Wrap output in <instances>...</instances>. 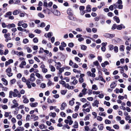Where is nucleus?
Here are the masks:
<instances>
[{"instance_id": "12", "label": "nucleus", "mask_w": 131, "mask_h": 131, "mask_svg": "<svg viewBox=\"0 0 131 131\" xmlns=\"http://www.w3.org/2000/svg\"><path fill=\"white\" fill-rule=\"evenodd\" d=\"M113 19L116 21L117 23H119L120 22V20L118 17L115 16L113 17Z\"/></svg>"}, {"instance_id": "44", "label": "nucleus", "mask_w": 131, "mask_h": 131, "mask_svg": "<svg viewBox=\"0 0 131 131\" xmlns=\"http://www.w3.org/2000/svg\"><path fill=\"white\" fill-rule=\"evenodd\" d=\"M42 71L43 73H46L47 72L48 70L46 68H45L42 69Z\"/></svg>"}, {"instance_id": "61", "label": "nucleus", "mask_w": 131, "mask_h": 131, "mask_svg": "<svg viewBox=\"0 0 131 131\" xmlns=\"http://www.w3.org/2000/svg\"><path fill=\"white\" fill-rule=\"evenodd\" d=\"M99 115L102 116H104L105 117L106 116V114H105V112L101 113L100 112L99 113Z\"/></svg>"}, {"instance_id": "33", "label": "nucleus", "mask_w": 131, "mask_h": 131, "mask_svg": "<svg viewBox=\"0 0 131 131\" xmlns=\"http://www.w3.org/2000/svg\"><path fill=\"white\" fill-rule=\"evenodd\" d=\"M93 64L95 66H98L99 65V63L97 61H96L93 62Z\"/></svg>"}, {"instance_id": "52", "label": "nucleus", "mask_w": 131, "mask_h": 131, "mask_svg": "<svg viewBox=\"0 0 131 131\" xmlns=\"http://www.w3.org/2000/svg\"><path fill=\"white\" fill-rule=\"evenodd\" d=\"M45 126L44 124H41L39 126V128L41 129H42L45 128Z\"/></svg>"}, {"instance_id": "20", "label": "nucleus", "mask_w": 131, "mask_h": 131, "mask_svg": "<svg viewBox=\"0 0 131 131\" xmlns=\"http://www.w3.org/2000/svg\"><path fill=\"white\" fill-rule=\"evenodd\" d=\"M35 75L39 79H42V76L38 73H36Z\"/></svg>"}, {"instance_id": "37", "label": "nucleus", "mask_w": 131, "mask_h": 131, "mask_svg": "<svg viewBox=\"0 0 131 131\" xmlns=\"http://www.w3.org/2000/svg\"><path fill=\"white\" fill-rule=\"evenodd\" d=\"M84 79L82 78H80L79 80V82L81 83L83 82L84 81Z\"/></svg>"}, {"instance_id": "58", "label": "nucleus", "mask_w": 131, "mask_h": 131, "mask_svg": "<svg viewBox=\"0 0 131 131\" xmlns=\"http://www.w3.org/2000/svg\"><path fill=\"white\" fill-rule=\"evenodd\" d=\"M118 7L119 9H122L123 8V5L122 4H118Z\"/></svg>"}, {"instance_id": "22", "label": "nucleus", "mask_w": 131, "mask_h": 131, "mask_svg": "<svg viewBox=\"0 0 131 131\" xmlns=\"http://www.w3.org/2000/svg\"><path fill=\"white\" fill-rule=\"evenodd\" d=\"M116 86V84L115 82H113L111 83L110 85V87L111 88H114Z\"/></svg>"}, {"instance_id": "16", "label": "nucleus", "mask_w": 131, "mask_h": 131, "mask_svg": "<svg viewBox=\"0 0 131 131\" xmlns=\"http://www.w3.org/2000/svg\"><path fill=\"white\" fill-rule=\"evenodd\" d=\"M123 26V24H121L120 25H118L117 26L116 28L117 30H121L122 28V26Z\"/></svg>"}, {"instance_id": "51", "label": "nucleus", "mask_w": 131, "mask_h": 131, "mask_svg": "<svg viewBox=\"0 0 131 131\" xmlns=\"http://www.w3.org/2000/svg\"><path fill=\"white\" fill-rule=\"evenodd\" d=\"M59 83L60 84H62V85H64L66 83L63 80L60 81H59Z\"/></svg>"}, {"instance_id": "63", "label": "nucleus", "mask_w": 131, "mask_h": 131, "mask_svg": "<svg viewBox=\"0 0 131 131\" xmlns=\"http://www.w3.org/2000/svg\"><path fill=\"white\" fill-rule=\"evenodd\" d=\"M66 92L67 91L66 90H62L61 91V93L63 95H64Z\"/></svg>"}, {"instance_id": "60", "label": "nucleus", "mask_w": 131, "mask_h": 131, "mask_svg": "<svg viewBox=\"0 0 131 131\" xmlns=\"http://www.w3.org/2000/svg\"><path fill=\"white\" fill-rule=\"evenodd\" d=\"M50 25H48L45 28V29L46 31H48L49 29L50 28Z\"/></svg>"}, {"instance_id": "40", "label": "nucleus", "mask_w": 131, "mask_h": 131, "mask_svg": "<svg viewBox=\"0 0 131 131\" xmlns=\"http://www.w3.org/2000/svg\"><path fill=\"white\" fill-rule=\"evenodd\" d=\"M113 127L115 129H118L119 128V126L117 124H115L113 126Z\"/></svg>"}, {"instance_id": "25", "label": "nucleus", "mask_w": 131, "mask_h": 131, "mask_svg": "<svg viewBox=\"0 0 131 131\" xmlns=\"http://www.w3.org/2000/svg\"><path fill=\"white\" fill-rule=\"evenodd\" d=\"M56 114L55 112L51 113L49 114V115L50 116H52L53 117H54L56 116Z\"/></svg>"}, {"instance_id": "49", "label": "nucleus", "mask_w": 131, "mask_h": 131, "mask_svg": "<svg viewBox=\"0 0 131 131\" xmlns=\"http://www.w3.org/2000/svg\"><path fill=\"white\" fill-rule=\"evenodd\" d=\"M117 27V25L116 24H114L112 27V29L113 30L115 29Z\"/></svg>"}, {"instance_id": "42", "label": "nucleus", "mask_w": 131, "mask_h": 131, "mask_svg": "<svg viewBox=\"0 0 131 131\" xmlns=\"http://www.w3.org/2000/svg\"><path fill=\"white\" fill-rule=\"evenodd\" d=\"M104 104H106L107 106H109L110 105V104L109 102H107L105 101H104Z\"/></svg>"}, {"instance_id": "17", "label": "nucleus", "mask_w": 131, "mask_h": 131, "mask_svg": "<svg viewBox=\"0 0 131 131\" xmlns=\"http://www.w3.org/2000/svg\"><path fill=\"white\" fill-rule=\"evenodd\" d=\"M91 6L89 5H88L86 7V10L88 12H90L91 11Z\"/></svg>"}, {"instance_id": "7", "label": "nucleus", "mask_w": 131, "mask_h": 131, "mask_svg": "<svg viewBox=\"0 0 131 131\" xmlns=\"http://www.w3.org/2000/svg\"><path fill=\"white\" fill-rule=\"evenodd\" d=\"M53 14L55 15L59 16L60 15V13L59 11L56 10H54L53 12Z\"/></svg>"}, {"instance_id": "24", "label": "nucleus", "mask_w": 131, "mask_h": 131, "mask_svg": "<svg viewBox=\"0 0 131 131\" xmlns=\"http://www.w3.org/2000/svg\"><path fill=\"white\" fill-rule=\"evenodd\" d=\"M30 82L28 80L27 82L26 83V84L27 85V87L28 88L30 89L31 88V84H30Z\"/></svg>"}, {"instance_id": "36", "label": "nucleus", "mask_w": 131, "mask_h": 131, "mask_svg": "<svg viewBox=\"0 0 131 131\" xmlns=\"http://www.w3.org/2000/svg\"><path fill=\"white\" fill-rule=\"evenodd\" d=\"M124 45H121L120 46L119 49L121 51H124Z\"/></svg>"}, {"instance_id": "29", "label": "nucleus", "mask_w": 131, "mask_h": 131, "mask_svg": "<svg viewBox=\"0 0 131 131\" xmlns=\"http://www.w3.org/2000/svg\"><path fill=\"white\" fill-rule=\"evenodd\" d=\"M98 127L100 130H102L103 128V126L102 124H100L98 126Z\"/></svg>"}, {"instance_id": "64", "label": "nucleus", "mask_w": 131, "mask_h": 131, "mask_svg": "<svg viewBox=\"0 0 131 131\" xmlns=\"http://www.w3.org/2000/svg\"><path fill=\"white\" fill-rule=\"evenodd\" d=\"M27 25L26 23H24L22 25V27L25 28H26L27 27Z\"/></svg>"}, {"instance_id": "41", "label": "nucleus", "mask_w": 131, "mask_h": 131, "mask_svg": "<svg viewBox=\"0 0 131 131\" xmlns=\"http://www.w3.org/2000/svg\"><path fill=\"white\" fill-rule=\"evenodd\" d=\"M46 86V84L44 83H42L40 85V87L42 88H44Z\"/></svg>"}, {"instance_id": "9", "label": "nucleus", "mask_w": 131, "mask_h": 131, "mask_svg": "<svg viewBox=\"0 0 131 131\" xmlns=\"http://www.w3.org/2000/svg\"><path fill=\"white\" fill-rule=\"evenodd\" d=\"M29 104L31 107H35L37 106L38 105V103L37 102L31 103Z\"/></svg>"}, {"instance_id": "38", "label": "nucleus", "mask_w": 131, "mask_h": 131, "mask_svg": "<svg viewBox=\"0 0 131 131\" xmlns=\"http://www.w3.org/2000/svg\"><path fill=\"white\" fill-rule=\"evenodd\" d=\"M6 72L7 73H10V72H11L12 70L11 68H8L6 69Z\"/></svg>"}, {"instance_id": "57", "label": "nucleus", "mask_w": 131, "mask_h": 131, "mask_svg": "<svg viewBox=\"0 0 131 131\" xmlns=\"http://www.w3.org/2000/svg\"><path fill=\"white\" fill-rule=\"evenodd\" d=\"M113 110L112 109L109 108L107 111V113L108 114H111Z\"/></svg>"}, {"instance_id": "10", "label": "nucleus", "mask_w": 131, "mask_h": 131, "mask_svg": "<svg viewBox=\"0 0 131 131\" xmlns=\"http://www.w3.org/2000/svg\"><path fill=\"white\" fill-rule=\"evenodd\" d=\"M123 38L125 40H128L129 41H131V37H128L127 36L125 35L123 36Z\"/></svg>"}, {"instance_id": "56", "label": "nucleus", "mask_w": 131, "mask_h": 131, "mask_svg": "<svg viewBox=\"0 0 131 131\" xmlns=\"http://www.w3.org/2000/svg\"><path fill=\"white\" fill-rule=\"evenodd\" d=\"M18 94L16 93L13 92V96L14 97H18Z\"/></svg>"}, {"instance_id": "23", "label": "nucleus", "mask_w": 131, "mask_h": 131, "mask_svg": "<svg viewBox=\"0 0 131 131\" xmlns=\"http://www.w3.org/2000/svg\"><path fill=\"white\" fill-rule=\"evenodd\" d=\"M87 90V89L86 88H83V89L82 90V92L83 94L84 95H85L86 94Z\"/></svg>"}, {"instance_id": "59", "label": "nucleus", "mask_w": 131, "mask_h": 131, "mask_svg": "<svg viewBox=\"0 0 131 131\" xmlns=\"http://www.w3.org/2000/svg\"><path fill=\"white\" fill-rule=\"evenodd\" d=\"M85 8V7L83 6H80L79 7V9L81 11L83 10Z\"/></svg>"}, {"instance_id": "2", "label": "nucleus", "mask_w": 131, "mask_h": 131, "mask_svg": "<svg viewBox=\"0 0 131 131\" xmlns=\"http://www.w3.org/2000/svg\"><path fill=\"white\" fill-rule=\"evenodd\" d=\"M35 75L34 73H32L30 75L29 80L32 82H34L35 80Z\"/></svg>"}, {"instance_id": "5", "label": "nucleus", "mask_w": 131, "mask_h": 131, "mask_svg": "<svg viewBox=\"0 0 131 131\" xmlns=\"http://www.w3.org/2000/svg\"><path fill=\"white\" fill-rule=\"evenodd\" d=\"M23 98L24 99L23 102L24 103H27L29 102V100L27 99L26 95H24L23 96Z\"/></svg>"}, {"instance_id": "43", "label": "nucleus", "mask_w": 131, "mask_h": 131, "mask_svg": "<svg viewBox=\"0 0 131 131\" xmlns=\"http://www.w3.org/2000/svg\"><path fill=\"white\" fill-rule=\"evenodd\" d=\"M80 101L83 103H84L86 102L87 100L86 99L84 98H82L80 99Z\"/></svg>"}, {"instance_id": "30", "label": "nucleus", "mask_w": 131, "mask_h": 131, "mask_svg": "<svg viewBox=\"0 0 131 131\" xmlns=\"http://www.w3.org/2000/svg\"><path fill=\"white\" fill-rule=\"evenodd\" d=\"M87 47L85 45H82L81 47V49L83 50H85L87 48Z\"/></svg>"}, {"instance_id": "34", "label": "nucleus", "mask_w": 131, "mask_h": 131, "mask_svg": "<svg viewBox=\"0 0 131 131\" xmlns=\"http://www.w3.org/2000/svg\"><path fill=\"white\" fill-rule=\"evenodd\" d=\"M92 88L94 90H96L98 89L97 86L95 84L93 85L92 86Z\"/></svg>"}, {"instance_id": "14", "label": "nucleus", "mask_w": 131, "mask_h": 131, "mask_svg": "<svg viewBox=\"0 0 131 131\" xmlns=\"http://www.w3.org/2000/svg\"><path fill=\"white\" fill-rule=\"evenodd\" d=\"M49 67L51 69V71H54L55 70V68L51 64H49Z\"/></svg>"}, {"instance_id": "47", "label": "nucleus", "mask_w": 131, "mask_h": 131, "mask_svg": "<svg viewBox=\"0 0 131 131\" xmlns=\"http://www.w3.org/2000/svg\"><path fill=\"white\" fill-rule=\"evenodd\" d=\"M18 106V103L15 104L14 105L11 106V108H12L17 107Z\"/></svg>"}, {"instance_id": "45", "label": "nucleus", "mask_w": 131, "mask_h": 131, "mask_svg": "<svg viewBox=\"0 0 131 131\" xmlns=\"http://www.w3.org/2000/svg\"><path fill=\"white\" fill-rule=\"evenodd\" d=\"M53 84V83H52L51 81L50 80H49L47 83V85L48 86H49L51 85L52 84Z\"/></svg>"}, {"instance_id": "6", "label": "nucleus", "mask_w": 131, "mask_h": 131, "mask_svg": "<svg viewBox=\"0 0 131 131\" xmlns=\"http://www.w3.org/2000/svg\"><path fill=\"white\" fill-rule=\"evenodd\" d=\"M67 14L69 15H73L72 10L71 8H69L67 11Z\"/></svg>"}, {"instance_id": "32", "label": "nucleus", "mask_w": 131, "mask_h": 131, "mask_svg": "<svg viewBox=\"0 0 131 131\" xmlns=\"http://www.w3.org/2000/svg\"><path fill=\"white\" fill-rule=\"evenodd\" d=\"M13 44L12 43H9L7 44V47L8 48H10L12 47Z\"/></svg>"}, {"instance_id": "8", "label": "nucleus", "mask_w": 131, "mask_h": 131, "mask_svg": "<svg viewBox=\"0 0 131 131\" xmlns=\"http://www.w3.org/2000/svg\"><path fill=\"white\" fill-rule=\"evenodd\" d=\"M15 25L14 24H9L7 26V28L10 29L11 28L14 27H15Z\"/></svg>"}, {"instance_id": "28", "label": "nucleus", "mask_w": 131, "mask_h": 131, "mask_svg": "<svg viewBox=\"0 0 131 131\" xmlns=\"http://www.w3.org/2000/svg\"><path fill=\"white\" fill-rule=\"evenodd\" d=\"M38 16L41 18L44 17L45 16L44 15L42 14L41 13H39L38 14Z\"/></svg>"}, {"instance_id": "26", "label": "nucleus", "mask_w": 131, "mask_h": 131, "mask_svg": "<svg viewBox=\"0 0 131 131\" xmlns=\"http://www.w3.org/2000/svg\"><path fill=\"white\" fill-rule=\"evenodd\" d=\"M74 125L73 126V127L75 128H78V124L77 122H74Z\"/></svg>"}, {"instance_id": "46", "label": "nucleus", "mask_w": 131, "mask_h": 131, "mask_svg": "<svg viewBox=\"0 0 131 131\" xmlns=\"http://www.w3.org/2000/svg\"><path fill=\"white\" fill-rule=\"evenodd\" d=\"M22 81L23 82L26 83L27 82V79L24 77H23L22 78Z\"/></svg>"}, {"instance_id": "21", "label": "nucleus", "mask_w": 131, "mask_h": 131, "mask_svg": "<svg viewBox=\"0 0 131 131\" xmlns=\"http://www.w3.org/2000/svg\"><path fill=\"white\" fill-rule=\"evenodd\" d=\"M14 92H16L18 94V97L20 98L21 96V95L20 94L19 92L16 89H15L14 90Z\"/></svg>"}, {"instance_id": "19", "label": "nucleus", "mask_w": 131, "mask_h": 131, "mask_svg": "<svg viewBox=\"0 0 131 131\" xmlns=\"http://www.w3.org/2000/svg\"><path fill=\"white\" fill-rule=\"evenodd\" d=\"M99 103V101L97 100L94 101V103L92 104V106H95L96 105H98Z\"/></svg>"}, {"instance_id": "18", "label": "nucleus", "mask_w": 131, "mask_h": 131, "mask_svg": "<svg viewBox=\"0 0 131 131\" xmlns=\"http://www.w3.org/2000/svg\"><path fill=\"white\" fill-rule=\"evenodd\" d=\"M65 69L64 67H62V68H60L59 70V74H61L64 71V69Z\"/></svg>"}, {"instance_id": "54", "label": "nucleus", "mask_w": 131, "mask_h": 131, "mask_svg": "<svg viewBox=\"0 0 131 131\" xmlns=\"http://www.w3.org/2000/svg\"><path fill=\"white\" fill-rule=\"evenodd\" d=\"M97 119L98 120L101 121L102 120L103 118L101 116H97Z\"/></svg>"}, {"instance_id": "3", "label": "nucleus", "mask_w": 131, "mask_h": 131, "mask_svg": "<svg viewBox=\"0 0 131 131\" xmlns=\"http://www.w3.org/2000/svg\"><path fill=\"white\" fill-rule=\"evenodd\" d=\"M67 106V104L63 102L61 105V107L60 109L61 110H64L65 109V107Z\"/></svg>"}, {"instance_id": "4", "label": "nucleus", "mask_w": 131, "mask_h": 131, "mask_svg": "<svg viewBox=\"0 0 131 131\" xmlns=\"http://www.w3.org/2000/svg\"><path fill=\"white\" fill-rule=\"evenodd\" d=\"M87 74L89 76L91 77H95V75L94 73H92L90 71L87 72Z\"/></svg>"}, {"instance_id": "11", "label": "nucleus", "mask_w": 131, "mask_h": 131, "mask_svg": "<svg viewBox=\"0 0 131 131\" xmlns=\"http://www.w3.org/2000/svg\"><path fill=\"white\" fill-rule=\"evenodd\" d=\"M2 80L3 82V84L5 85H6L8 84V82L4 78H3L2 79Z\"/></svg>"}, {"instance_id": "1", "label": "nucleus", "mask_w": 131, "mask_h": 131, "mask_svg": "<svg viewBox=\"0 0 131 131\" xmlns=\"http://www.w3.org/2000/svg\"><path fill=\"white\" fill-rule=\"evenodd\" d=\"M10 34L8 33L4 35V36L6 39L5 40L6 42H7L8 40H11V38L10 37Z\"/></svg>"}, {"instance_id": "35", "label": "nucleus", "mask_w": 131, "mask_h": 131, "mask_svg": "<svg viewBox=\"0 0 131 131\" xmlns=\"http://www.w3.org/2000/svg\"><path fill=\"white\" fill-rule=\"evenodd\" d=\"M105 123L106 124H110L111 123V122L108 119H106L105 120Z\"/></svg>"}, {"instance_id": "53", "label": "nucleus", "mask_w": 131, "mask_h": 131, "mask_svg": "<svg viewBox=\"0 0 131 131\" xmlns=\"http://www.w3.org/2000/svg\"><path fill=\"white\" fill-rule=\"evenodd\" d=\"M52 32H49L48 33L47 36L49 38H50L52 36Z\"/></svg>"}, {"instance_id": "15", "label": "nucleus", "mask_w": 131, "mask_h": 131, "mask_svg": "<svg viewBox=\"0 0 131 131\" xmlns=\"http://www.w3.org/2000/svg\"><path fill=\"white\" fill-rule=\"evenodd\" d=\"M19 13V11L17 10H15L13 11V14L14 15H16Z\"/></svg>"}, {"instance_id": "48", "label": "nucleus", "mask_w": 131, "mask_h": 131, "mask_svg": "<svg viewBox=\"0 0 131 131\" xmlns=\"http://www.w3.org/2000/svg\"><path fill=\"white\" fill-rule=\"evenodd\" d=\"M22 116L20 114H18L16 116L17 118L18 119H20L22 118Z\"/></svg>"}, {"instance_id": "62", "label": "nucleus", "mask_w": 131, "mask_h": 131, "mask_svg": "<svg viewBox=\"0 0 131 131\" xmlns=\"http://www.w3.org/2000/svg\"><path fill=\"white\" fill-rule=\"evenodd\" d=\"M68 46L72 48L74 46V44L72 42L69 43L68 44Z\"/></svg>"}, {"instance_id": "39", "label": "nucleus", "mask_w": 131, "mask_h": 131, "mask_svg": "<svg viewBox=\"0 0 131 131\" xmlns=\"http://www.w3.org/2000/svg\"><path fill=\"white\" fill-rule=\"evenodd\" d=\"M72 67L73 68H77L79 67L78 65L75 63H73V64L72 65Z\"/></svg>"}, {"instance_id": "31", "label": "nucleus", "mask_w": 131, "mask_h": 131, "mask_svg": "<svg viewBox=\"0 0 131 131\" xmlns=\"http://www.w3.org/2000/svg\"><path fill=\"white\" fill-rule=\"evenodd\" d=\"M29 42L28 39L27 38L24 39L23 41V42L25 44H26Z\"/></svg>"}, {"instance_id": "27", "label": "nucleus", "mask_w": 131, "mask_h": 131, "mask_svg": "<svg viewBox=\"0 0 131 131\" xmlns=\"http://www.w3.org/2000/svg\"><path fill=\"white\" fill-rule=\"evenodd\" d=\"M73 15H69L68 16V18L70 20H74V18L72 16Z\"/></svg>"}, {"instance_id": "50", "label": "nucleus", "mask_w": 131, "mask_h": 131, "mask_svg": "<svg viewBox=\"0 0 131 131\" xmlns=\"http://www.w3.org/2000/svg\"><path fill=\"white\" fill-rule=\"evenodd\" d=\"M78 83V81L76 79H75L72 82H71V83H73V84L74 85H75L77 84Z\"/></svg>"}, {"instance_id": "55", "label": "nucleus", "mask_w": 131, "mask_h": 131, "mask_svg": "<svg viewBox=\"0 0 131 131\" xmlns=\"http://www.w3.org/2000/svg\"><path fill=\"white\" fill-rule=\"evenodd\" d=\"M64 86L66 88H67L68 89H69L70 87V85L68 83H66L64 85Z\"/></svg>"}, {"instance_id": "13", "label": "nucleus", "mask_w": 131, "mask_h": 131, "mask_svg": "<svg viewBox=\"0 0 131 131\" xmlns=\"http://www.w3.org/2000/svg\"><path fill=\"white\" fill-rule=\"evenodd\" d=\"M31 119H34L35 121L38 119V117L37 116H36L34 114L31 115Z\"/></svg>"}]
</instances>
